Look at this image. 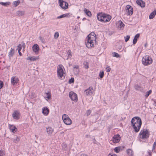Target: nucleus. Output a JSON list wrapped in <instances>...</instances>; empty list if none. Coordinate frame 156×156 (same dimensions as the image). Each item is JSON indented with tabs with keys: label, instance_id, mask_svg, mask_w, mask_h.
I'll use <instances>...</instances> for the list:
<instances>
[{
	"label": "nucleus",
	"instance_id": "f257e3e1",
	"mask_svg": "<svg viewBox=\"0 0 156 156\" xmlns=\"http://www.w3.org/2000/svg\"><path fill=\"white\" fill-rule=\"evenodd\" d=\"M131 123L135 132L136 133L138 132L140 129L142 124L141 119L138 117H135L132 119Z\"/></svg>",
	"mask_w": 156,
	"mask_h": 156
},
{
	"label": "nucleus",
	"instance_id": "f03ea898",
	"mask_svg": "<svg viewBox=\"0 0 156 156\" xmlns=\"http://www.w3.org/2000/svg\"><path fill=\"white\" fill-rule=\"evenodd\" d=\"M96 35L94 32H91L87 36L86 40V45L88 48L94 47L96 42Z\"/></svg>",
	"mask_w": 156,
	"mask_h": 156
},
{
	"label": "nucleus",
	"instance_id": "7ed1b4c3",
	"mask_svg": "<svg viewBox=\"0 0 156 156\" xmlns=\"http://www.w3.org/2000/svg\"><path fill=\"white\" fill-rule=\"evenodd\" d=\"M98 20L102 22H107L109 21L111 19V16L104 13H98L97 14Z\"/></svg>",
	"mask_w": 156,
	"mask_h": 156
},
{
	"label": "nucleus",
	"instance_id": "20e7f679",
	"mask_svg": "<svg viewBox=\"0 0 156 156\" xmlns=\"http://www.w3.org/2000/svg\"><path fill=\"white\" fill-rule=\"evenodd\" d=\"M152 59L148 55L144 56L142 60V63L144 66H148L152 63Z\"/></svg>",
	"mask_w": 156,
	"mask_h": 156
},
{
	"label": "nucleus",
	"instance_id": "39448f33",
	"mask_svg": "<svg viewBox=\"0 0 156 156\" xmlns=\"http://www.w3.org/2000/svg\"><path fill=\"white\" fill-rule=\"evenodd\" d=\"M149 131L145 129H142L139 134L140 138L142 139H147L149 137Z\"/></svg>",
	"mask_w": 156,
	"mask_h": 156
},
{
	"label": "nucleus",
	"instance_id": "423d86ee",
	"mask_svg": "<svg viewBox=\"0 0 156 156\" xmlns=\"http://www.w3.org/2000/svg\"><path fill=\"white\" fill-rule=\"evenodd\" d=\"M62 67H63L62 65H60L57 67V73L58 77L60 79H62V78H64L63 75L64 74Z\"/></svg>",
	"mask_w": 156,
	"mask_h": 156
},
{
	"label": "nucleus",
	"instance_id": "0eeeda50",
	"mask_svg": "<svg viewBox=\"0 0 156 156\" xmlns=\"http://www.w3.org/2000/svg\"><path fill=\"white\" fill-rule=\"evenodd\" d=\"M62 119L64 123L67 125H70L72 123V121L69 116L66 114H64L62 116Z\"/></svg>",
	"mask_w": 156,
	"mask_h": 156
},
{
	"label": "nucleus",
	"instance_id": "6e6552de",
	"mask_svg": "<svg viewBox=\"0 0 156 156\" xmlns=\"http://www.w3.org/2000/svg\"><path fill=\"white\" fill-rule=\"evenodd\" d=\"M69 96L72 101L76 102L78 100L77 95L73 91L70 92L69 93Z\"/></svg>",
	"mask_w": 156,
	"mask_h": 156
},
{
	"label": "nucleus",
	"instance_id": "1a4fd4ad",
	"mask_svg": "<svg viewBox=\"0 0 156 156\" xmlns=\"http://www.w3.org/2000/svg\"><path fill=\"white\" fill-rule=\"evenodd\" d=\"M58 2L59 5L63 9H66L68 8V4L67 2L63 0H59Z\"/></svg>",
	"mask_w": 156,
	"mask_h": 156
},
{
	"label": "nucleus",
	"instance_id": "9d476101",
	"mask_svg": "<svg viewBox=\"0 0 156 156\" xmlns=\"http://www.w3.org/2000/svg\"><path fill=\"white\" fill-rule=\"evenodd\" d=\"M120 137L119 134H116L114 136L112 139V141L114 143H117L119 142L120 140Z\"/></svg>",
	"mask_w": 156,
	"mask_h": 156
},
{
	"label": "nucleus",
	"instance_id": "9b49d317",
	"mask_svg": "<svg viewBox=\"0 0 156 156\" xmlns=\"http://www.w3.org/2000/svg\"><path fill=\"white\" fill-rule=\"evenodd\" d=\"M126 10L127 14L129 15H131L133 13V8L130 5H127L126 6Z\"/></svg>",
	"mask_w": 156,
	"mask_h": 156
},
{
	"label": "nucleus",
	"instance_id": "f8f14e48",
	"mask_svg": "<svg viewBox=\"0 0 156 156\" xmlns=\"http://www.w3.org/2000/svg\"><path fill=\"white\" fill-rule=\"evenodd\" d=\"M19 81V79L16 76H12L11 80V83L13 85H15L17 84Z\"/></svg>",
	"mask_w": 156,
	"mask_h": 156
},
{
	"label": "nucleus",
	"instance_id": "ddd939ff",
	"mask_svg": "<svg viewBox=\"0 0 156 156\" xmlns=\"http://www.w3.org/2000/svg\"><path fill=\"white\" fill-rule=\"evenodd\" d=\"M13 118L15 119H18L20 117V114L19 112L18 111H15L12 114Z\"/></svg>",
	"mask_w": 156,
	"mask_h": 156
},
{
	"label": "nucleus",
	"instance_id": "4468645a",
	"mask_svg": "<svg viewBox=\"0 0 156 156\" xmlns=\"http://www.w3.org/2000/svg\"><path fill=\"white\" fill-rule=\"evenodd\" d=\"M32 49L33 51L36 54H37L38 53L39 47L37 44H34L32 47Z\"/></svg>",
	"mask_w": 156,
	"mask_h": 156
},
{
	"label": "nucleus",
	"instance_id": "2eb2a0df",
	"mask_svg": "<svg viewBox=\"0 0 156 156\" xmlns=\"http://www.w3.org/2000/svg\"><path fill=\"white\" fill-rule=\"evenodd\" d=\"M94 91L93 88L92 87H90L88 88L85 90L84 93L87 95H91Z\"/></svg>",
	"mask_w": 156,
	"mask_h": 156
},
{
	"label": "nucleus",
	"instance_id": "dca6fc26",
	"mask_svg": "<svg viewBox=\"0 0 156 156\" xmlns=\"http://www.w3.org/2000/svg\"><path fill=\"white\" fill-rule=\"evenodd\" d=\"M49 112V109L46 107H44L42 109V113L45 115H47Z\"/></svg>",
	"mask_w": 156,
	"mask_h": 156
},
{
	"label": "nucleus",
	"instance_id": "f3484780",
	"mask_svg": "<svg viewBox=\"0 0 156 156\" xmlns=\"http://www.w3.org/2000/svg\"><path fill=\"white\" fill-rule=\"evenodd\" d=\"M53 131V129L51 127L46 128V131L48 135H51Z\"/></svg>",
	"mask_w": 156,
	"mask_h": 156
},
{
	"label": "nucleus",
	"instance_id": "a211bd4d",
	"mask_svg": "<svg viewBox=\"0 0 156 156\" xmlns=\"http://www.w3.org/2000/svg\"><path fill=\"white\" fill-rule=\"evenodd\" d=\"M136 3L141 7H144L145 6V3L141 0H138L136 1Z\"/></svg>",
	"mask_w": 156,
	"mask_h": 156
},
{
	"label": "nucleus",
	"instance_id": "6ab92c4d",
	"mask_svg": "<svg viewBox=\"0 0 156 156\" xmlns=\"http://www.w3.org/2000/svg\"><path fill=\"white\" fill-rule=\"evenodd\" d=\"M25 12L23 11L18 10L16 12V16H21L25 15Z\"/></svg>",
	"mask_w": 156,
	"mask_h": 156
},
{
	"label": "nucleus",
	"instance_id": "aec40b11",
	"mask_svg": "<svg viewBox=\"0 0 156 156\" xmlns=\"http://www.w3.org/2000/svg\"><path fill=\"white\" fill-rule=\"evenodd\" d=\"M51 93L49 91L48 92H46L45 93V98L47 99H48L51 100Z\"/></svg>",
	"mask_w": 156,
	"mask_h": 156
},
{
	"label": "nucleus",
	"instance_id": "412c9836",
	"mask_svg": "<svg viewBox=\"0 0 156 156\" xmlns=\"http://www.w3.org/2000/svg\"><path fill=\"white\" fill-rule=\"evenodd\" d=\"M140 37V34H137L135 36L133 40V44H135L137 42V39L139 38Z\"/></svg>",
	"mask_w": 156,
	"mask_h": 156
},
{
	"label": "nucleus",
	"instance_id": "4be33fe9",
	"mask_svg": "<svg viewBox=\"0 0 156 156\" xmlns=\"http://www.w3.org/2000/svg\"><path fill=\"white\" fill-rule=\"evenodd\" d=\"M39 58L37 56H34V57H28L27 59L28 60H29L30 61H34L36 60Z\"/></svg>",
	"mask_w": 156,
	"mask_h": 156
},
{
	"label": "nucleus",
	"instance_id": "5701e85b",
	"mask_svg": "<svg viewBox=\"0 0 156 156\" xmlns=\"http://www.w3.org/2000/svg\"><path fill=\"white\" fill-rule=\"evenodd\" d=\"M134 88L135 90H139L141 91H143V88L138 84L135 85Z\"/></svg>",
	"mask_w": 156,
	"mask_h": 156
},
{
	"label": "nucleus",
	"instance_id": "b1692460",
	"mask_svg": "<svg viewBox=\"0 0 156 156\" xmlns=\"http://www.w3.org/2000/svg\"><path fill=\"white\" fill-rule=\"evenodd\" d=\"M156 15V10L154 11L151 13L149 16V18L150 19H152L154 18L155 15Z\"/></svg>",
	"mask_w": 156,
	"mask_h": 156
},
{
	"label": "nucleus",
	"instance_id": "393cba45",
	"mask_svg": "<svg viewBox=\"0 0 156 156\" xmlns=\"http://www.w3.org/2000/svg\"><path fill=\"white\" fill-rule=\"evenodd\" d=\"M84 12L87 16L89 17L91 16L92 15L91 12L88 9H84Z\"/></svg>",
	"mask_w": 156,
	"mask_h": 156
},
{
	"label": "nucleus",
	"instance_id": "a878e982",
	"mask_svg": "<svg viewBox=\"0 0 156 156\" xmlns=\"http://www.w3.org/2000/svg\"><path fill=\"white\" fill-rule=\"evenodd\" d=\"M14 53V50L13 48H11V50H10V51L9 52V56L10 59V58L11 57H12Z\"/></svg>",
	"mask_w": 156,
	"mask_h": 156
},
{
	"label": "nucleus",
	"instance_id": "bb28decb",
	"mask_svg": "<svg viewBox=\"0 0 156 156\" xmlns=\"http://www.w3.org/2000/svg\"><path fill=\"white\" fill-rule=\"evenodd\" d=\"M9 129L13 133L15 132L17 130L15 126L12 125H10Z\"/></svg>",
	"mask_w": 156,
	"mask_h": 156
},
{
	"label": "nucleus",
	"instance_id": "cd10ccee",
	"mask_svg": "<svg viewBox=\"0 0 156 156\" xmlns=\"http://www.w3.org/2000/svg\"><path fill=\"white\" fill-rule=\"evenodd\" d=\"M122 150L121 147H117L115 148L114 151L117 153H119L120 151Z\"/></svg>",
	"mask_w": 156,
	"mask_h": 156
},
{
	"label": "nucleus",
	"instance_id": "c85d7f7f",
	"mask_svg": "<svg viewBox=\"0 0 156 156\" xmlns=\"http://www.w3.org/2000/svg\"><path fill=\"white\" fill-rule=\"evenodd\" d=\"M119 24V27L120 29H122L123 28L124 25V24L121 21H119L118 23Z\"/></svg>",
	"mask_w": 156,
	"mask_h": 156
},
{
	"label": "nucleus",
	"instance_id": "c756f323",
	"mask_svg": "<svg viewBox=\"0 0 156 156\" xmlns=\"http://www.w3.org/2000/svg\"><path fill=\"white\" fill-rule=\"evenodd\" d=\"M10 2H0V4L2 5L5 6H7L9 5Z\"/></svg>",
	"mask_w": 156,
	"mask_h": 156
},
{
	"label": "nucleus",
	"instance_id": "7c9ffc66",
	"mask_svg": "<svg viewBox=\"0 0 156 156\" xmlns=\"http://www.w3.org/2000/svg\"><path fill=\"white\" fill-rule=\"evenodd\" d=\"M71 51L70 50H69L68 51L67 53L68 56L66 60H68L69 58H70L71 57L72 55L71 54Z\"/></svg>",
	"mask_w": 156,
	"mask_h": 156
},
{
	"label": "nucleus",
	"instance_id": "2f4dec72",
	"mask_svg": "<svg viewBox=\"0 0 156 156\" xmlns=\"http://www.w3.org/2000/svg\"><path fill=\"white\" fill-rule=\"evenodd\" d=\"M127 153L128 154L131 156L133 154V151L131 149H129L127 150Z\"/></svg>",
	"mask_w": 156,
	"mask_h": 156
},
{
	"label": "nucleus",
	"instance_id": "473e14b6",
	"mask_svg": "<svg viewBox=\"0 0 156 156\" xmlns=\"http://www.w3.org/2000/svg\"><path fill=\"white\" fill-rule=\"evenodd\" d=\"M20 1L19 0H18L17 1H14L13 2V4L15 7H16L19 5V4L20 3Z\"/></svg>",
	"mask_w": 156,
	"mask_h": 156
},
{
	"label": "nucleus",
	"instance_id": "72a5a7b5",
	"mask_svg": "<svg viewBox=\"0 0 156 156\" xmlns=\"http://www.w3.org/2000/svg\"><path fill=\"white\" fill-rule=\"evenodd\" d=\"M112 54L113 57H116V58L120 57V55L116 52H113L112 53Z\"/></svg>",
	"mask_w": 156,
	"mask_h": 156
},
{
	"label": "nucleus",
	"instance_id": "f704fd0d",
	"mask_svg": "<svg viewBox=\"0 0 156 156\" xmlns=\"http://www.w3.org/2000/svg\"><path fill=\"white\" fill-rule=\"evenodd\" d=\"M104 76V71L100 72L99 74V76H100L101 78H102Z\"/></svg>",
	"mask_w": 156,
	"mask_h": 156
},
{
	"label": "nucleus",
	"instance_id": "c9c22d12",
	"mask_svg": "<svg viewBox=\"0 0 156 156\" xmlns=\"http://www.w3.org/2000/svg\"><path fill=\"white\" fill-rule=\"evenodd\" d=\"M59 36V34L58 32H56L55 33V35L54 36V38L55 39H57L58 38V37Z\"/></svg>",
	"mask_w": 156,
	"mask_h": 156
},
{
	"label": "nucleus",
	"instance_id": "e433bc0d",
	"mask_svg": "<svg viewBox=\"0 0 156 156\" xmlns=\"http://www.w3.org/2000/svg\"><path fill=\"white\" fill-rule=\"evenodd\" d=\"M116 48L119 50H120L122 49V46L121 45H119V43H117L116 45Z\"/></svg>",
	"mask_w": 156,
	"mask_h": 156
},
{
	"label": "nucleus",
	"instance_id": "4c0bfd02",
	"mask_svg": "<svg viewBox=\"0 0 156 156\" xmlns=\"http://www.w3.org/2000/svg\"><path fill=\"white\" fill-rule=\"evenodd\" d=\"M152 91L151 90H149L146 93V94L145 95V97L146 98H147L149 95L151 93Z\"/></svg>",
	"mask_w": 156,
	"mask_h": 156
},
{
	"label": "nucleus",
	"instance_id": "58836bf2",
	"mask_svg": "<svg viewBox=\"0 0 156 156\" xmlns=\"http://www.w3.org/2000/svg\"><path fill=\"white\" fill-rule=\"evenodd\" d=\"M22 49V45L20 44H19L17 46V50L18 52L20 51Z\"/></svg>",
	"mask_w": 156,
	"mask_h": 156
},
{
	"label": "nucleus",
	"instance_id": "ea45409f",
	"mask_svg": "<svg viewBox=\"0 0 156 156\" xmlns=\"http://www.w3.org/2000/svg\"><path fill=\"white\" fill-rule=\"evenodd\" d=\"M125 39V41L126 42H127L130 38V36L129 35H127L124 37Z\"/></svg>",
	"mask_w": 156,
	"mask_h": 156
},
{
	"label": "nucleus",
	"instance_id": "a19ab883",
	"mask_svg": "<svg viewBox=\"0 0 156 156\" xmlns=\"http://www.w3.org/2000/svg\"><path fill=\"white\" fill-rule=\"evenodd\" d=\"M74 79L73 77H72L69 80V83H74Z\"/></svg>",
	"mask_w": 156,
	"mask_h": 156
},
{
	"label": "nucleus",
	"instance_id": "79ce46f5",
	"mask_svg": "<svg viewBox=\"0 0 156 156\" xmlns=\"http://www.w3.org/2000/svg\"><path fill=\"white\" fill-rule=\"evenodd\" d=\"M5 152L2 151H0V156H5Z\"/></svg>",
	"mask_w": 156,
	"mask_h": 156
},
{
	"label": "nucleus",
	"instance_id": "37998d69",
	"mask_svg": "<svg viewBox=\"0 0 156 156\" xmlns=\"http://www.w3.org/2000/svg\"><path fill=\"white\" fill-rule=\"evenodd\" d=\"M91 113V111L90 110H88L87 111L85 115H86L87 116H88L89 115L90 113Z\"/></svg>",
	"mask_w": 156,
	"mask_h": 156
},
{
	"label": "nucleus",
	"instance_id": "c03bdc74",
	"mask_svg": "<svg viewBox=\"0 0 156 156\" xmlns=\"http://www.w3.org/2000/svg\"><path fill=\"white\" fill-rule=\"evenodd\" d=\"M106 71L107 72H109L111 70V68L109 66H107L105 69Z\"/></svg>",
	"mask_w": 156,
	"mask_h": 156
},
{
	"label": "nucleus",
	"instance_id": "a18cd8bd",
	"mask_svg": "<svg viewBox=\"0 0 156 156\" xmlns=\"http://www.w3.org/2000/svg\"><path fill=\"white\" fill-rule=\"evenodd\" d=\"M84 66L85 68L87 69L89 67V63L87 62H85L84 63Z\"/></svg>",
	"mask_w": 156,
	"mask_h": 156
},
{
	"label": "nucleus",
	"instance_id": "49530a36",
	"mask_svg": "<svg viewBox=\"0 0 156 156\" xmlns=\"http://www.w3.org/2000/svg\"><path fill=\"white\" fill-rule=\"evenodd\" d=\"M39 39L43 43H44L45 42V40L44 39V38L42 37H39Z\"/></svg>",
	"mask_w": 156,
	"mask_h": 156
},
{
	"label": "nucleus",
	"instance_id": "de8ad7c7",
	"mask_svg": "<svg viewBox=\"0 0 156 156\" xmlns=\"http://www.w3.org/2000/svg\"><path fill=\"white\" fill-rule=\"evenodd\" d=\"M63 15L64 17H69V16H70V15H69V13H66V14H64Z\"/></svg>",
	"mask_w": 156,
	"mask_h": 156
},
{
	"label": "nucleus",
	"instance_id": "09e8293b",
	"mask_svg": "<svg viewBox=\"0 0 156 156\" xmlns=\"http://www.w3.org/2000/svg\"><path fill=\"white\" fill-rule=\"evenodd\" d=\"M156 146V142H155L153 145V147H152V150L153 151L154 150Z\"/></svg>",
	"mask_w": 156,
	"mask_h": 156
},
{
	"label": "nucleus",
	"instance_id": "8fccbe9b",
	"mask_svg": "<svg viewBox=\"0 0 156 156\" xmlns=\"http://www.w3.org/2000/svg\"><path fill=\"white\" fill-rule=\"evenodd\" d=\"M3 86V83L2 81L0 80V89H1Z\"/></svg>",
	"mask_w": 156,
	"mask_h": 156
},
{
	"label": "nucleus",
	"instance_id": "3c124183",
	"mask_svg": "<svg viewBox=\"0 0 156 156\" xmlns=\"http://www.w3.org/2000/svg\"><path fill=\"white\" fill-rule=\"evenodd\" d=\"M147 153L148 154V155H149L150 156H151V155L152 154V152L150 150H148V151H147Z\"/></svg>",
	"mask_w": 156,
	"mask_h": 156
},
{
	"label": "nucleus",
	"instance_id": "603ef678",
	"mask_svg": "<svg viewBox=\"0 0 156 156\" xmlns=\"http://www.w3.org/2000/svg\"><path fill=\"white\" fill-rule=\"evenodd\" d=\"M64 17L63 15H62L60 16H58L57 17V19H59Z\"/></svg>",
	"mask_w": 156,
	"mask_h": 156
},
{
	"label": "nucleus",
	"instance_id": "864d4df0",
	"mask_svg": "<svg viewBox=\"0 0 156 156\" xmlns=\"http://www.w3.org/2000/svg\"><path fill=\"white\" fill-rule=\"evenodd\" d=\"M62 145L63 148H66V145L64 143L62 144Z\"/></svg>",
	"mask_w": 156,
	"mask_h": 156
},
{
	"label": "nucleus",
	"instance_id": "5fc2aeb1",
	"mask_svg": "<svg viewBox=\"0 0 156 156\" xmlns=\"http://www.w3.org/2000/svg\"><path fill=\"white\" fill-rule=\"evenodd\" d=\"M22 45H21L24 48H25V44L23 42H22Z\"/></svg>",
	"mask_w": 156,
	"mask_h": 156
},
{
	"label": "nucleus",
	"instance_id": "6e6d98bb",
	"mask_svg": "<svg viewBox=\"0 0 156 156\" xmlns=\"http://www.w3.org/2000/svg\"><path fill=\"white\" fill-rule=\"evenodd\" d=\"M108 156H117L116 154H108Z\"/></svg>",
	"mask_w": 156,
	"mask_h": 156
},
{
	"label": "nucleus",
	"instance_id": "4d7b16f0",
	"mask_svg": "<svg viewBox=\"0 0 156 156\" xmlns=\"http://www.w3.org/2000/svg\"><path fill=\"white\" fill-rule=\"evenodd\" d=\"M96 141L95 140V138H94V139H93V142L94 144H96Z\"/></svg>",
	"mask_w": 156,
	"mask_h": 156
},
{
	"label": "nucleus",
	"instance_id": "13d9d810",
	"mask_svg": "<svg viewBox=\"0 0 156 156\" xmlns=\"http://www.w3.org/2000/svg\"><path fill=\"white\" fill-rule=\"evenodd\" d=\"M16 140L17 142H18L19 141V139L17 137H16Z\"/></svg>",
	"mask_w": 156,
	"mask_h": 156
},
{
	"label": "nucleus",
	"instance_id": "bf43d9fd",
	"mask_svg": "<svg viewBox=\"0 0 156 156\" xmlns=\"http://www.w3.org/2000/svg\"><path fill=\"white\" fill-rule=\"evenodd\" d=\"M74 68H76V69H77L78 68V66H75L74 67Z\"/></svg>",
	"mask_w": 156,
	"mask_h": 156
},
{
	"label": "nucleus",
	"instance_id": "052dcab7",
	"mask_svg": "<svg viewBox=\"0 0 156 156\" xmlns=\"http://www.w3.org/2000/svg\"><path fill=\"white\" fill-rule=\"evenodd\" d=\"M18 52H19V55H20V56H21L22 53H21V52H20V51Z\"/></svg>",
	"mask_w": 156,
	"mask_h": 156
},
{
	"label": "nucleus",
	"instance_id": "680f3d73",
	"mask_svg": "<svg viewBox=\"0 0 156 156\" xmlns=\"http://www.w3.org/2000/svg\"><path fill=\"white\" fill-rule=\"evenodd\" d=\"M147 46V43H146L145 44H144V46L145 47H146Z\"/></svg>",
	"mask_w": 156,
	"mask_h": 156
},
{
	"label": "nucleus",
	"instance_id": "e2e57ef3",
	"mask_svg": "<svg viewBox=\"0 0 156 156\" xmlns=\"http://www.w3.org/2000/svg\"><path fill=\"white\" fill-rule=\"evenodd\" d=\"M82 156H88L86 154H83V155H82Z\"/></svg>",
	"mask_w": 156,
	"mask_h": 156
},
{
	"label": "nucleus",
	"instance_id": "0e129e2a",
	"mask_svg": "<svg viewBox=\"0 0 156 156\" xmlns=\"http://www.w3.org/2000/svg\"><path fill=\"white\" fill-rule=\"evenodd\" d=\"M154 103H156V100H154Z\"/></svg>",
	"mask_w": 156,
	"mask_h": 156
},
{
	"label": "nucleus",
	"instance_id": "69168bd1",
	"mask_svg": "<svg viewBox=\"0 0 156 156\" xmlns=\"http://www.w3.org/2000/svg\"><path fill=\"white\" fill-rule=\"evenodd\" d=\"M89 136V135H86V137H88Z\"/></svg>",
	"mask_w": 156,
	"mask_h": 156
},
{
	"label": "nucleus",
	"instance_id": "338daca9",
	"mask_svg": "<svg viewBox=\"0 0 156 156\" xmlns=\"http://www.w3.org/2000/svg\"><path fill=\"white\" fill-rule=\"evenodd\" d=\"M122 148H124V146H122Z\"/></svg>",
	"mask_w": 156,
	"mask_h": 156
},
{
	"label": "nucleus",
	"instance_id": "774afa93",
	"mask_svg": "<svg viewBox=\"0 0 156 156\" xmlns=\"http://www.w3.org/2000/svg\"><path fill=\"white\" fill-rule=\"evenodd\" d=\"M77 18H80V17H79V16H78V17H77Z\"/></svg>",
	"mask_w": 156,
	"mask_h": 156
}]
</instances>
